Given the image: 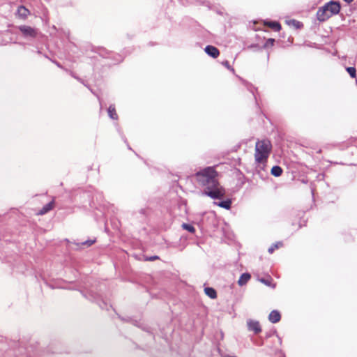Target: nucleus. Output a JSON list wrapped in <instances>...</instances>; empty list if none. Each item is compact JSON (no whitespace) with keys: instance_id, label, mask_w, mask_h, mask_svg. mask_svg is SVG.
<instances>
[{"instance_id":"f3484780","label":"nucleus","mask_w":357,"mask_h":357,"mask_svg":"<svg viewBox=\"0 0 357 357\" xmlns=\"http://www.w3.org/2000/svg\"><path fill=\"white\" fill-rule=\"evenodd\" d=\"M182 227H183L184 229H185V230L188 231H189V232H190V233H194V232L195 231V227H194L192 225H189V224L183 223V224L182 225Z\"/></svg>"},{"instance_id":"5701e85b","label":"nucleus","mask_w":357,"mask_h":357,"mask_svg":"<svg viewBox=\"0 0 357 357\" xmlns=\"http://www.w3.org/2000/svg\"><path fill=\"white\" fill-rule=\"evenodd\" d=\"M159 257L158 256H152V257H150L149 258H146V261H154L155 259H158Z\"/></svg>"},{"instance_id":"a878e982","label":"nucleus","mask_w":357,"mask_h":357,"mask_svg":"<svg viewBox=\"0 0 357 357\" xmlns=\"http://www.w3.org/2000/svg\"><path fill=\"white\" fill-rule=\"evenodd\" d=\"M345 2L349 3L351 2H352L354 0H344Z\"/></svg>"},{"instance_id":"c85d7f7f","label":"nucleus","mask_w":357,"mask_h":357,"mask_svg":"<svg viewBox=\"0 0 357 357\" xmlns=\"http://www.w3.org/2000/svg\"><path fill=\"white\" fill-rule=\"evenodd\" d=\"M225 357H236V356H225Z\"/></svg>"},{"instance_id":"6ab92c4d","label":"nucleus","mask_w":357,"mask_h":357,"mask_svg":"<svg viewBox=\"0 0 357 357\" xmlns=\"http://www.w3.org/2000/svg\"><path fill=\"white\" fill-rule=\"evenodd\" d=\"M261 283L264 284L266 286H271V278H260L259 280Z\"/></svg>"},{"instance_id":"393cba45","label":"nucleus","mask_w":357,"mask_h":357,"mask_svg":"<svg viewBox=\"0 0 357 357\" xmlns=\"http://www.w3.org/2000/svg\"><path fill=\"white\" fill-rule=\"evenodd\" d=\"M291 22H292V23H293L294 25H296V24H299V22L296 21V20H291Z\"/></svg>"},{"instance_id":"dca6fc26","label":"nucleus","mask_w":357,"mask_h":357,"mask_svg":"<svg viewBox=\"0 0 357 357\" xmlns=\"http://www.w3.org/2000/svg\"><path fill=\"white\" fill-rule=\"evenodd\" d=\"M282 245V242H277L274 244H273L268 250V252L270 253V254H272L274 250L275 249H278L280 247H281Z\"/></svg>"},{"instance_id":"4468645a","label":"nucleus","mask_w":357,"mask_h":357,"mask_svg":"<svg viewBox=\"0 0 357 357\" xmlns=\"http://www.w3.org/2000/svg\"><path fill=\"white\" fill-rule=\"evenodd\" d=\"M217 204L218 206H220L221 208H223L225 209H229L231 208V201L229 199H228L227 200L220 202Z\"/></svg>"},{"instance_id":"9d476101","label":"nucleus","mask_w":357,"mask_h":357,"mask_svg":"<svg viewBox=\"0 0 357 357\" xmlns=\"http://www.w3.org/2000/svg\"><path fill=\"white\" fill-rule=\"evenodd\" d=\"M264 24L274 31H278L281 29V25L279 22L275 21H265Z\"/></svg>"},{"instance_id":"f03ea898","label":"nucleus","mask_w":357,"mask_h":357,"mask_svg":"<svg viewBox=\"0 0 357 357\" xmlns=\"http://www.w3.org/2000/svg\"><path fill=\"white\" fill-rule=\"evenodd\" d=\"M340 10V3L331 1L318 9L317 12V18L319 22H325L333 15L338 14Z\"/></svg>"},{"instance_id":"6e6552de","label":"nucleus","mask_w":357,"mask_h":357,"mask_svg":"<svg viewBox=\"0 0 357 357\" xmlns=\"http://www.w3.org/2000/svg\"><path fill=\"white\" fill-rule=\"evenodd\" d=\"M54 201H52L50 202H49L48 204H45L38 212V215H44L47 213H48L49 211H50L53 208H54Z\"/></svg>"},{"instance_id":"aec40b11","label":"nucleus","mask_w":357,"mask_h":357,"mask_svg":"<svg viewBox=\"0 0 357 357\" xmlns=\"http://www.w3.org/2000/svg\"><path fill=\"white\" fill-rule=\"evenodd\" d=\"M274 43H275V40L273 39V38H269L266 40V43H265V47H271L274 45Z\"/></svg>"},{"instance_id":"0eeeda50","label":"nucleus","mask_w":357,"mask_h":357,"mask_svg":"<svg viewBox=\"0 0 357 357\" xmlns=\"http://www.w3.org/2000/svg\"><path fill=\"white\" fill-rule=\"evenodd\" d=\"M281 319L280 313L278 310H273L268 315V320L273 324L278 323Z\"/></svg>"},{"instance_id":"412c9836","label":"nucleus","mask_w":357,"mask_h":357,"mask_svg":"<svg viewBox=\"0 0 357 357\" xmlns=\"http://www.w3.org/2000/svg\"><path fill=\"white\" fill-rule=\"evenodd\" d=\"M94 242H95V240H88V241L82 242L81 244L82 245H86V246L89 247L91 245H93L94 243Z\"/></svg>"},{"instance_id":"f8f14e48","label":"nucleus","mask_w":357,"mask_h":357,"mask_svg":"<svg viewBox=\"0 0 357 357\" xmlns=\"http://www.w3.org/2000/svg\"><path fill=\"white\" fill-rule=\"evenodd\" d=\"M107 112H108V115H109V118H111L112 119H114V120L118 119V115L116 112V109H115L114 105H111L107 109Z\"/></svg>"},{"instance_id":"a211bd4d","label":"nucleus","mask_w":357,"mask_h":357,"mask_svg":"<svg viewBox=\"0 0 357 357\" xmlns=\"http://www.w3.org/2000/svg\"><path fill=\"white\" fill-rule=\"evenodd\" d=\"M346 70L348 72V73L350 75V76L352 78L356 77V68L354 67H347L346 68Z\"/></svg>"},{"instance_id":"f257e3e1","label":"nucleus","mask_w":357,"mask_h":357,"mask_svg":"<svg viewBox=\"0 0 357 357\" xmlns=\"http://www.w3.org/2000/svg\"><path fill=\"white\" fill-rule=\"evenodd\" d=\"M198 184L204 188L202 194L213 199H222L225 190L218 181V172L213 167H207L198 171L195 175Z\"/></svg>"},{"instance_id":"2eb2a0df","label":"nucleus","mask_w":357,"mask_h":357,"mask_svg":"<svg viewBox=\"0 0 357 357\" xmlns=\"http://www.w3.org/2000/svg\"><path fill=\"white\" fill-rule=\"evenodd\" d=\"M271 174L275 176H280L282 173V169L278 165L273 166L271 169Z\"/></svg>"},{"instance_id":"ddd939ff","label":"nucleus","mask_w":357,"mask_h":357,"mask_svg":"<svg viewBox=\"0 0 357 357\" xmlns=\"http://www.w3.org/2000/svg\"><path fill=\"white\" fill-rule=\"evenodd\" d=\"M204 292L211 298H215L217 297V293L212 287H206Z\"/></svg>"},{"instance_id":"9b49d317","label":"nucleus","mask_w":357,"mask_h":357,"mask_svg":"<svg viewBox=\"0 0 357 357\" xmlns=\"http://www.w3.org/2000/svg\"><path fill=\"white\" fill-rule=\"evenodd\" d=\"M17 15L19 17L24 19L29 15V10L24 6H21L17 9Z\"/></svg>"},{"instance_id":"4be33fe9","label":"nucleus","mask_w":357,"mask_h":357,"mask_svg":"<svg viewBox=\"0 0 357 357\" xmlns=\"http://www.w3.org/2000/svg\"><path fill=\"white\" fill-rule=\"evenodd\" d=\"M222 64L227 67L228 69H230L232 71H234V69L230 67L229 64V62L227 61H225L222 63Z\"/></svg>"},{"instance_id":"b1692460","label":"nucleus","mask_w":357,"mask_h":357,"mask_svg":"<svg viewBox=\"0 0 357 357\" xmlns=\"http://www.w3.org/2000/svg\"><path fill=\"white\" fill-rule=\"evenodd\" d=\"M71 75H72V76H73L74 78L77 79L78 81H79V82H81L82 83H83L82 80L80 78L77 77V76H75V75L74 74H73V73H72Z\"/></svg>"},{"instance_id":"39448f33","label":"nucleus","mask_w":357,"mask_h":357,"mask_svg":"<svg viewBox=\"0 0 357 357\" xmlns=\"http://www.w3.org/2000/svg\"><path fill=\"white\" fill-rule=\"evenodd\" d=\"M248 328L250 331H253L255 334H257L261 331V326L258 321L248 319L247 321Z\"/></svg>"},{"instance_id":"423d86ee","label":"nucleus","mask_w":357,"mask_h":357,"mask_svg":"<svg viewBox=\"0 0 357 357\" xmlns=\"http://www.w3.org/2000/svg\"><path fill=\"white\" fill-rule=\"evenodd\" d=\"M204 50L208 55L213 58H217L220 54L218 49L212 45H207Z\"/></svg>"},{"instance_id":"bb28decb","label":"nucleus","mask_w":357,"mask_h":357,"mask_svg":"<svg viewBox=\"0 0 357 357\" xmlns=\"http://www.w3.org/2000/svg\"><path fill=\"white\" fill-rule=\"evenodd\" d=\"M56 63V65L59 67V68H61V66L60 65V63H59L58 62H54Z\"/></svg>"},{"instance_id":"cd10ccee","label":"nucleus","mask_w":357,"mask_h":357,"mask_svg":"<svg viewBox=\"0 0 357 357\" xmlns=\"http://www.w3.org/2000/svg\"><path fill=\"white\" fill-rule=\"evenodd\" d=\"M90 299L95 301L96 298L93 295H91Z\"/></svg>"},{"instance_id":"20e7f679","label":"nucleus","mask_w":357,"mask_h":357,"mask_svg":"<svg viewBox=\"0 0 357 357\" xmlns=\"http://www.w3.org/2000/svg\"><path fill=\"white\" fill-rule=\"evenodd\" d=\"M19 30L26 38H35L38 33V31L36 29L26 25L19 26Z\"/></svg>"},{"instance_id":"7ed1b4c3","label":"nucleus","mask_w":357,"mask_h":357,"mask_svg":"<svg viewBox=\"0 0 357 357\" xmlns=\"http://www.w3.org/2000/svg\"><path fill=\"white\" fill-rule=\"evenodd\" d=\"M272 149L271 143L268 139L258 140L255 145V160L261 162L266 160Z\"/></svg>"},{"instance_id":"1a4fd4ad","label":"nucleus","mask_w":357,"mask_h":357,"mask_svg":"<svg viewBox=\"0 0 357 357\" xmlns=\"http://www.w3.org/2000/svg\"><path fill=\"white\" fill-rule=\"evenodd\" d=\"M250 278H251V275L250 273H243L240 276V278L238 280V284L241 287L245 285L249 281Z\"/></svg>"}]
</instances>
